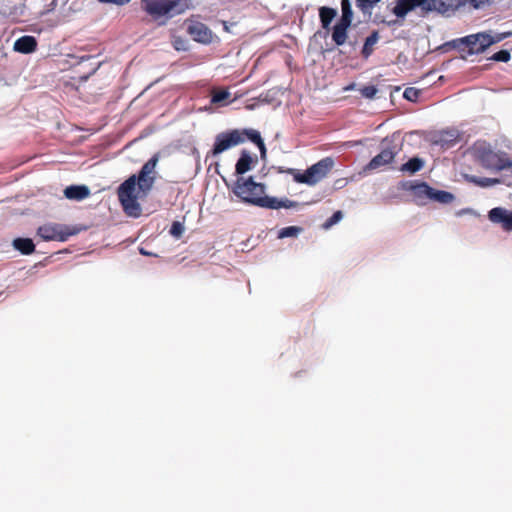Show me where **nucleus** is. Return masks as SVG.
I'll return each instance as SVG.
<instances>
[{"label":"nucleus","instance_id":"f257e3e1","mask_svg":"<svg viewBox=\"0 0 512 512\" xmlns=\"http://www.w3.org/2000/svg\"><path fill=\"white\" fill-rule=\"evenodd\" d=\"M265 190V185L256 182L252 176L237 178L232 187L234 195L246 204L268 209H288L297 205L296 202L288 198L278 199L266 196Z\"/></svg>","mask_w":512,"mask_h":512},{"label":"nucleus","instance_id":"f03ea898","mask_svg":"<svg viewBox=\"0 0 512 512\" xmlns=\"http://www.w3.org/2000/svg\"><path fill=\"white\" fill-rule=\"evenodd\" d=\"M474 155L480 165L490 172H500L509 158L504 151H495L490 144L478 142L474 145Z\"/></svg>","mask_w":512,"mask_h":512},{"label":"nucleus","instance_id":"7ed1b4c3","mask_svg":"<svg viewBox=\"0 0 512 512\" xmlns=\"http://www.w3.org/2000/svg\"><path fill=\"white\" fill-rule=\"evenodd\" d=\"M138 179L136 175H131L118 188L117 195L124 212L129 216L137 217L140 215L141 207L138 203L137 193Z\"/></svg>","mask_w":512,"mask_h":512},{"label":"nucleus","instance_id":"20e7f679","mask_svg":"<svg viewBox=\"0 0 512 512\" xmlns=\"http://www.w3.org/2000/svg\"><path fill=\"white\" fill-rule=\"evenodd\" d=\"M416 9H420L422 13L438 12L445 14L444 4L442 0H397L392 9V13L401 19Z\"/></svg>","mask_w":512,"mask_h":512},{"label":"nucleus","instance_id":"39448f33","mask_svg":"<svg viewBox=\"0 0 512 512\" xmlns=\"http://www.w3.org/2000/svg\"><path fill=\"white\" fill-rule=\"evenodd\" d=\"M144 10L154 18L172 14H181L189 8L188 0H141Z\"/></svg>","mask_w":512,"mask_h":512},{"label":"nucleus","instance_id":"423d86ee","mask_svg":"<svg viewBox=\"0 0 512 512\" xmlns=\"http://www.w3.org/2000/svg\"><path fill=\"white\" fill-rule=\"evenodd\" d=\"M380 148V152L363 167L360 175H367L372 171L379 170L382 167L391 164L400 151L398 145L394 144L387 137L381 141Z\"/></svg>","mask_w":512,"mask_h":512},{"label":"nucleus","instance_id":"0eeeda50","mask_svg":"<svg viewBox=\"0 0 512 512\" xmlns=\"http://www.w3.org/2000/svg\"><path fill=\"white\" fill-rule=\"evenodd\" d=\"M239 129H233L216 135L213 148L206 158L217 157L219 154L243 143V137Z\"/></svg>","mask_w":512,"mask_h":512},{"label":"nucleus","instance_id":"6e6552de","mask_svg":"<svg viewBox=\"0 0 512 512\" xmlns=\"http://www.w3.org/2000/svg\"><path fill=\"white\" fill-rule=\"evenodd\" d=\"M37 234L45 241H66L71 235L75 234L68 227L60 224H44L37 230Z\"/></svg>","mask_w":512,"mask_h":512},{"label":"nucleus","instance_id":"1a4fd4ad","mask_svg":"<svg viewBox=\"0 0 512 512\" xmlns=\"http://www.w3.org/2000/svg\"><path fill=\"white\" fill-rule=\"evenodd\" d=\"M160 159V153H155L141 168L138 175L136 176L138 179V189L143 191L144 193L151 190L155 177L150 176V174L154 173L156 165Z\"/></svg>","mask_w":512,"mask_h":512},{"label":"nucleus","instance_id":"9d476101","mask_svg":"<svg viewBox=\"0 0 512 512\" xmlns=\"http://www.w3.org/2000/svg\"><path fill=\"white\" fill-rule=\"evenodd\" d=\"M461 41L466 42L467 53L469 55L483 53L488 47L493 45V41L490 40V34L486 32L462 37Z\"/></svg>","mask_w":512,"mask_h":512},{"label":"nucleus","instance_id":"9b49d317","mask_svg":"<svg viewBox=\"0 0 512 512\" xmlns=\"http://www.w3.org/2000/svg\"><path fill=\"white\" fill-rule=\"evenodd\" d=\"M287 173L293 176L294 181L307 185H314L317 183L316 175L320 173V162L313 164L304 172L297 169L290 168Z\"/></svg>","mask_w":512,"mask_h":512},{"label":"nucleus","instance_id":"f8f14e48","mask_svg":"<svg viewBox=\"0 0 512 512\" xmlns=\"http://www.w3.org/2000/svg\"><path fill=\"white\" fill-rule=\"evenodd\" d=\"M488 218L492 223L500 224L504 230H512V211L495 207L488 212Z\"/></svg>","mask_w":512,"mask_h":512},{"label":"nucleus","instance_id":"ddd939ff","mask_svg":"<svg viewBox=\"0 0 512 512\" xmlns=\"http://www.w3.org/2000/svg\"><path fill=\"white\" fill-rule=\"evenodd\" d=\"M401 188L406 191H411L417 201L430 198L432 187L426 182L403 181Z\"/></svg>","mask_w":512,"mask_h":512},{"label":"nucleus","instance_id":"4468645a","mask_svg":"<svg viewBox=\"0 0 512 512\" xmlns=\"http://www.w3.org/2000/svg\"><path fill=\"white\" fill-rule=\"evenodd\" d=\"M351 24L337 20L336 23L327 31L330 33L331 40L336 46H342L346 43L348 37V29Z\"/></svg>","mask_w":512,"mask_h":512},{"label":"nucleus","instance_id":"2eb2a0df","mask_svg":"<svg viewBox=\"0 0 512 512\" xmlns=\"http://www.w3.org/2000/svg\"><path fill=\"white\" fill-rule=\"evenodd\" d=\"M188 33L194 38V40L202 43H208L212 36L210 29L200 22H195L189 25Z\"/></svg>","mask_w":512,"mask_h":512},{"label":"nucleus","instance_id":"dca6fc26","mask_svg":"<svg viewBox=\"0 0 512 512\" xmlns=\"http://www.w3.org/2000/svg\"><path fill=\"white\" fill-rule=\"evenodd\" d=\"M37 49V40L33 36L25 35L14 43V50L23 54L33 53Z\"/></svg>","mask_w":512,"mask_h":512},{"label":"nucleus","instance_id":"f3484780","mask_svg":"<svg viewBox=\"0 0 512 512\" xmlns=\"http://www.w3.org/2000/svg\"><path fill=\"white\" fill-rule=\"evenodd\" d=\"M89 195L90 189L86 185H71L64 190V196L69 200L81 201Z\"/></svg>","mask_w":512,"mask_h":512},{"label":"nucleus","instance_id":"a211bd4d","mask_svg":"<svg viewBox=\"0 0 512 512\" xmlns=\"http://www.w3.org/2000/svg\"><path fill=\"white\" fill-rule=\"evenodd\" d=\"M239 132L243 133L242 134L243 143L246 140H250L251 142H253L254 144L257 145V147L260 150L261 156L263 157L265 155L266 147H265V144H264V142H263V140L261 138L260 133L257 130H254V129H242V130H240L239 129Z\"/></svg>","mask_w":512,"mask_h":512},{"label":"nucleus","instance_id":"6ab92c4d","mask_svg":"<svg viewBox=\"0 0 512 512\" xmlns=\"http://www.w3.org/2000/svg\"><path fill=\"white\" fill-rule=\"evenodd\" d=\"M458 137L459 132L456 129L442 131L435 140V143L441 147L449 148L458 141Z\"/></svg>","mask_w":512,"mask_h":512},{"label":"nucleus","instance_id":"aec40b11","mask_svg":"<svg viewBox=\"0 0 512 512\" xmlns=\"http://www.w3.org/2000/svg\"><path fill=\"white\" fill-rule=\"evenodd\" d=\"M425 165V161L418 157L414 156L410 158L407 162L403 163L399 170L403 173H408L410 175L417 173L420 171Z\"/></svg>","mask_w":512,"mask_h":512},{"label":"nucleus","instance_id":"412c9836","mask_svg":"<svg viewBox=\"0 0 512 512\" xmlns=\"http://www.w3.org/2000/svg\"><path fill=\"white\" fill-rule=\"evenodd\" d=\"M253 162L252 157L247 151H242L240 158L235 165V172L238 175H243L251 169Z\"/></svg>","mask_w":512,"mask_h":512},{"label":"nucleus","instance_id":"4be33fe9","mask_svg":"<svg viewBox=\"0 0 512 512\" xmlns=\"http://www.w3.org/2000/svg\"><path fill=\"white\" fill-rule=\"evenodd\" d=\"M13 246L24 255H30L35 250V245L30 238H16L13 241Z\"/></svg>","mask_w":512,"mask_h":512},{"label":"nucleus","instance_id":"5701e85b","mask_svg":"<svg viewBox=\"0 0 512 512\" xmlns=\"http://www.w3.org/2000/svg\"><path fill=\"white\" fill-rule=\"evenodd\" d=\"M500 172H502L499 178H496L498 184H503L508 187H512V160L510 157L504 163V167L501 168Z\"/></svg>","mask_w":512,"mask_h":512},{"label":"nucleus","instance_id":"b1692460","mask_svg":"<svg viewBox=\"0 0 512 512\" xmlns=\"http://www.w3.org/2000/svg\"><path fill=\"white\" fill-rule=\"evenodd\" d=\"M464 178L466 181L473 183L476 186L482 187V188H488L492 187L498 184V181H496V178H487V177H477L475 175H469L465 174Z\"/></svg>","mask_w":512,"mask_h":512},{"label":"nucleus","instance_id":"393cba45","mask_svg":"<svg viewBox=\"0 0 512 512\" xmlns=\"http://www.w3.org/2000/svg\"><path fill=\"white\" fill-rule=\"evenodd\" d=\"M455 199V196L444 190H437L432 187V191L430 194L429 200L441 203V204H449Z\"/></svg>","mask_w":512,"mask_h":512},{"label":"nucleus","instance_id":"a878e982","mask_svg":"<svg viewBox=\"0 0 512 512\" xmlns=\"http://www.w3.org/2000/svg\"><path fill=\"white\" fill-rule=\"evenodd\" d=\"M337 11L334 8L322 6V29L329 31L332 20L336 17Z\"/></svg>","mask_w":512,"mask_h":512},{"label":"nucleus","instance_id":"bb28decb","mask_svg":"<svg viewBox=\"0 0 512 512\" xmlns=\"http://www.w3.org/2000/svg\"><path fill=\"white\" fill-rule=\"evenodd\" d=\"M353 11L350 0H341V16L338 20L352 24Z\"/></svg>","mask_w":512,"mask_h":512},{"label":"nucleus","instance_id":"cd10ccee","mask_svg":"<svg viewBox=\"0 0 512 512\" xmlns=\"http://www.w3.org/2000/svg\"><path fill=\"white\" fill-rule=\"evenodd\" d=\"M379 34L377 31H373L366 39L362 48V54L364 57H368L372 53V46L377 43Z\"/></svg>","mask_w":512,"mask_h":512},{"label":"nucleus","instance_id":"c85d7f7f","mask_svg":"<svg viewBox=\"0 0 512 512\" xmlns=\"http://www.w3.org/2000/svg\"><path fill=\"white\" fill-rule=\"evenodd\" d=\"M343 212L337 210L333 215L322 224V229L328 230L343 219Z\"/></svg>","mask_w":512,"mask_h":512},{"label":"nucleus","instance_id":"c756f323","mask_svg":"<svg viewBox=\"0 0 512 512\" xmlns=\"http://www.w3.org/2000/svg\"><path fill=\"white\" fill-rule=\"evenodd\" d=\"M230 97V93L227 90H215L212 93L211 103L220 104L226 101Z\"/></svg>","mask_w":512,"mask_h":512},{"label":"nucleus","instance_id":"7c9ffc66","mask_svg":"<svg viewBox=\"0 0 512 512\" xmlns=\"http://www.w3.org/2000/svg\"><path fill=\"white\" fill-rule=\"evenodd\" d=\"M381 0H356L357 7L363 13H370V10Z\"/></svg>","mask_w":512,"mask_h":512},{"label":"nucleus","instance_id":"2f4dec72","mask_svg":"<svg viewBox=\"0 0 512 512\" xmlns=\"http://www.w3.org/2000/svg\"><path fill=\"white\" fill-rule=\"evenodd\" d=\"M300 231H301L300 227L288 226V227L282 228L279 231L278 237L279 238L294 237V236H297Z\"/></svg>","mask_w":512,"mask_h":512},{"label":"nucleus","instance_id":"473e14b6","mask_svg":"<svg viewBox=\"0 0 512 512\" xmlns=\"http://www.w3.org/2000/svg\"><path fill=\"white\" fill-rule=\"evenodd\" d=\"M421 94V91L414 87H408L404 90L403 97L411 102L417 101Z\"/></svg>","mask_w":512,"mask_h":512},{"label":"nucleus","instance_id":"72a5a7b5","mask_svg":"<svg viewBox=\"0 0 512 512\" xmlns=\"http://www.w3.org/2000/svg\"><path fill=\"white\" fill-rule=\"evenodd\" d=\"M511 58V54L508 50L502 49L494 53L490 59L496 62H508Z\"/></svg>","mask_w":512,"mask_h":512},{"label":"nucleus","instance_id":"f704fd0d","mask_svg":"<svg viewBox=\"0 0 512 512\" xmlns=\"http://www.w3.org/2000/svg\"><path fill=\"white\" fill-rule=\"evenodd\" d=\"M184 230H185V227L184 225L179 222V221H174L171 225V228H170V234L179 239L182 237L183 233H184Z\"/></svg>","mask_w":512,"mask_h":512},{"label":"nucleus","instance_id":"c9c22d12","mask_svg":"<svg viewBox=\"0 0 512 512\" xmlns=\"http://www.w3.org/2000/svg\"><path fill=\"white\" fill-rule=\"evenodd\" d=\"M466 0H442L446 13L454 12Z\"/></svg>","mask_w":512,"mask_h":512},{"label":"nucleus","instance_id":"e433bc0d","mask_svg":"<svg viewBox=\"0 0 512 512\" xmlns=\"http://www.w3.org/2000/svg\"><path fill=\"white\" fill-rule=\"evenodd\" d=\"M377 92L378 89L374 85H367L360 89L361 95L367 99H373Z\"/></svg>","mask_w":512,"mask_h":512},{"label":"nucleus","instance_id":"4c0bfd02","mask_svg":"<svg viewBox=\"0 0 512 512\" xmlns=\"http://www.w3.org/2000/svg\"><path fill=\"white\" fill-rule=\"evenodd\" d=\"M334 160L332 157L322 158V178L333 168Z\"/></svg>","mask_w":512,"mask_h":512},{"label":"nucleus","instance_id":"58836bf2","mask_svg":"<svg viewBox=\"0 0 512 512\" xmlns=\"http://www.w3.org/2000/svg\"><path fill=\"white\" fill-rule=\"evenodd\" d=\"M446 45L451 46L460 52H467L466 42H462L461 38L454 39L448 42Z\"/></svg>","mask_w":512,"mask_h":512},{"label":"nucleus","instance_id":"ea45409f","mask_svg":"<svg viewBox=\"0 0 512 512\" xmlns=\"http://www.w3.org/2000/svg\"><path fill=\"white\" fill-rule=\"evenodd\" d=\"M511 36H512V32H503V33H498L495 36L490 35V40L493 41V44H495V43H499V42L503 41L504 39L511 37Z\"/></svg>","mask_w":512,"mask_h":512},{"label":"nucleus","instance_id":"a19ab883","mask_svg":"<svg viewBox=\"0 0 512 512\" xmlns=\"http://www.w3.org/2000/svg\"><path fill=\"white\" fill-rule=\"evenodd\" d=\"M348 181L346 178H339L337 179L334 184H333V190H338V189H342L343 187H345L347 185Z\"/></svg>","mask_w":512,"mask_h":512},{"label":"nucleus","instance_id":"79ce46f5","mask_svg":"<svg viewBox=\"0 0 512 512\" xmlns=\"http://www.w3.org/2000/svg\"><path fill=\"white\" fill-rule=\"evenodd\" d=\"M100 3L105 4H115L118 6H123L125 4H128L131 0H98Z\"/></svg>","mask_w":512,"mask_h":512},{"label":"nucleus","instance_id":"37998d69","mask_svg":"<svg viewBox=\"0 0 512 512\" xmlns=\"http://www.w3.org/2000/svg\"><path fill=\"white\" fill-rule=\"evenodd\" d=\"M99 67H100V63L95 64V65L91 68V70H90V72H89L88 74H86V75H80V76H79V80H80V81H86V80H87L91 75L95 74V72L98 70V68H99Z\"/></svg>","mask_w":512,"mask_h":512},{"label":"nucleus","instance_id":"c03bdc74","mask_svg":"<svg viewBox=\"0 0 512 512\" xmlns=\"http://www.w3.org/2000/svg\"><path fill=\"white\" fill-rule=\"evenodd\" d=\"M466 214L476 215V212L472 208H463L456 212V216L461 217Z\"/></svg>","mask_w":512,"mask_h":512},{"label":"nucleus","instance_id":"a18cd8bd","mask_svg":"<svg viewBox=\"0 0 512 512\" xmlns=\"http://www.w3.org/2000/svg\"><path fill=\"white\" fill-rule=\"evenodd\" d=\"M489 1L490 0H470V3L473 5L474 8H480Z\"/></svg>","mask_w":512,"mask_h":512},{"label":"nucleus","instance_id":"49530a36","mask_svg":"<svg viewBox=\"0 0 512 512\" xmlns=\"http://www.w3.org/2000/svg\"><path fill=\"white\" fill-rule=\"evenodd\" d=\"M140 253H141L142 255H151V253H150V252H148V251L144 250L143 248H141V249H140Z\"/></svg>","mask_w":512,"mask_h":512},{"label":"nucleus","instance_id":"de8ad7c7","mask_svg":"<svg viewBox=\"0 0 512 512\" xmlns=\"http://www.w3.org/2000/svg\"><path fill=\"white\" fill-rule=\"evenodd\" d=\"M92 58H93V56H90V55L84 56V57L81 58V61H83V60H90Z\"/></svg>","mask_w":512,"mask_h":512},{"label":"nucleus","instance_id":"09e8293b","mask_svg":"<svg viewBox=\"0 0 512 512\" xmlns=\"http://www.w3.org/2000/svg\"><path fill=\"white\" fill-rule=\"evenodd\" d=\"M393 24H395V21H393V22H388V25H393Z\"/></svg>","mask_w":512,"mask_h":512}]
</instances>
